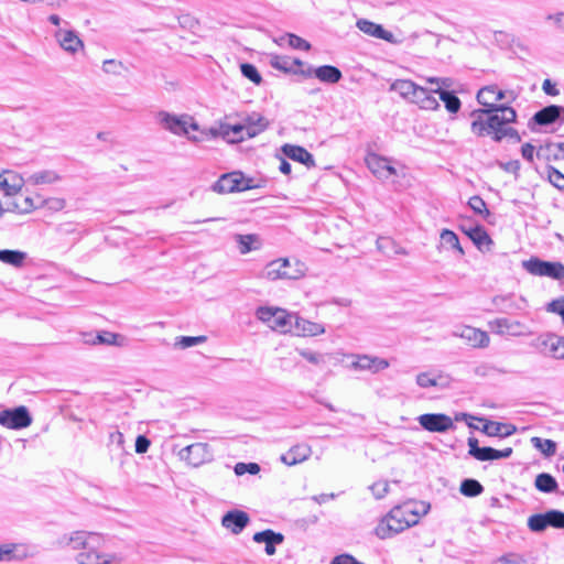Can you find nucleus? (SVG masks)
<instances>
[{
	"mask_svg": "<svg viewBox=\"0 0 564 564\" xmlns=\"http://www.w3.org/2000/svg\"><path fill=\"white\" fill-rule=\"evenodd\" d=\"M474 120L470 130L477 137L497 135L508 123L516 121L517 112L512 107L500 105L498 108L476 109L471 112Z\"/></svg>",
	"mask_w": 564,
	"mask_h": 564,
	"instance_id": "f257e3e1",
	"label": "nucleus"
},
{
	"mask_svg": "<svg viewBox=\"0 0 564 564\" xmlns=\"http://www.w3.org/2000/svg\"><path fill=\"white\" fill-rule=\"evenodd\" d=\"M102 539L94 532L73 534V557L78 564H109L110 556L101 551Z\"/></svg>",
	"mask_w": 564,
	"mask_h": 564,
	"instance_id": "f03ea898",
	"label": "nucleus"
},
{
	"mask_svg": "<svg viewBox=\"0 0 564 564\" xmlns=\"http://www.w3.org/2000/svg\"><path fill=\"white\" fill-rule=\"evenodd\" d=\"M305 274L304 264L295 261L294 264L288 258H280L270 261L260 273V278L275 281V280H296Z\"/></svg>",
	"mask_w": 564,
	"mask_h": 564,
	"instance_id": "7ed1b4c3",
	"label": "nucleus"
},
{
	"mask_svg": "<svg viewBox=\"0 0 564 564\" xmlns=\"http://www.w3.org/2000/svg\"><path fill=\"white\" fill-rule=\"evenodd\" d=\"M254 314L259 321L267 324L272 330L283 334L292 330L296 317V314L274 306H259Z\"/></svg>",
	"mask_w": 564,
	"mask_h": 564,
	"instance_id": "20e7f679",
	"label": "nucleus"
},
{
	"mask_svg": "<svg viewBox=\"0 0 564 564\" xmlns=\"http://www.w3.org/2000/svg\"><path fill=\"white\" fill-rule=\"evenodd\" d=\"M156 118L165 130L177 135L188 134L189 130H198V124L188 115L176 116L167 111H160Z\"/></svg>",
	"mask_w": 564,
	"mask_h": 564,
	"instance_id": "39448f33",
	"label": "nucleus"
},
{
	"mask_svg": "<svg viewBox=\"0 0 564 564\" xmlns=\"http://www.w3.org/2000/svg\"><path fill=\"white\" fill-rule=\"evenodd\" d=\"M523 269L536 276H549L554 280L564 279V264L562 262H550L532 257L522 262Z\"/></svg>",
	"mask_w": 564,
	"mask_h": 564,
	"instance_id": "423d86ee",
	"label": "nucleus"
},
{
	"mask_svg": "<svg viewBox=\"0 0 564 564\" xmlns=\"http://www.w3.org/2000/svg\"><path fill=\"white\" fill-rule=\"evenodd\" d=\"M251 178H245L241 172H231L221 175L212 186V189L218 194H227L234 192H243L251 189Z\"/></svg>",
	"mask_w": 564,
	"mask_h": 564,
	"instance_id": "0eeeda50",
	"label": "nucleus"
},
{
	"mask_svg": "<svg viewBox=\"0 0 564 564\" xmlns=\"http://www.w3.org/2000/svg\"><path fill=\"white\" fill-rule=\"evenodd\" d=\"M528 528L538 533L547 528L564 529V512L552 509L543 513L532 514L528 519Z\"/></svg>",
	"mask_w": 564,
	"mask_h": 564,
	"instance_id": "6e6552de",
	"label": "nucleus"
},
{
	"mask_svg": "<svg viewBox=\"0 0 564 564\" xmlns=\"http://www.w3.org/2000/svg\"><path fill=\"white\" fill-rule=\"evenodd\" d=\"M177 456L193 467H198L213 459V451L207 443H194L177 451Z\"/></svg>",
	"mask_w": 564,
	"mask_h": 564,
	"instance_id": "1a4fd4ad",
	"label": "nucleus"
},
{
	"mask_svg": "<svg viewBox=\"0 0 564 564\" xmlns=\"http://www.w3.org/2000/svg\"><path fill=\"white\" fill-rule=\"evenodd\" d=\"M31 423L30 412L23 405L0 411V424L7 429L21 430L28 427Z\"/></svg>",
	"mask_w": 564,
	"mask_h": 564,
	"instance_id": "9d476101",
	"label": "nucleus"
},
{
	"mask_svg": "<svg viewBox=\"0 0 564 564\" xmlns=\"http://www.w3.org/2000/svg\"><path fill=\"white\" fill-rule=\"evenodd\" d=\"M452 335L464 339L473 348H487L490 344L487 332L468 325L456 326Z\"/></svg>",
	"mask_w": 564,
	"mask_h": 564,
	"instance_id": "9b49d317",
	"label": "nucleus"
},
{
	"mask_svg": "<svg viewBox=\"0 0 564 564\" xmlns=\"http://www.w3.org/2000/svg\"><path fill=\"white\" fill-rule=\"evenodd\" d=\"M468 447L469 455L481 462L508 458L513 452L511 447H506L503 449H496L489 446L479 447L478 440L475 437L468 438Z\"/></svg>",
	"mask_w": 564,
	"mask_h": 564,
	"instance_id": "f8f14e48",
	"label": "nucleus"
},
{
	"mask_svg": "<svg viewBox=\"0 0 564 564\" xmlns=\"http://www.w3.org/2000/svg\"><path fill=\"white\" fill-rule=\"evenodd\" d=\"M491 304L494 311L505 314L523 311L528 306V302L523 296H517L513 293L495 295L491 299Z\"/></svg>",
	"mask_w": 564,
	"mask_h": 564,
	"instance_id": "ddd939ff",
	"label": "nucleus"
},
{
	"mask_svg": "<svg viewBox=\"0 0 564 564\" xmlns=\"http://www.w3.org/2000/svg\"><path fill=\"white\" fill-rule=\"evenodd\" d=\"M489 328L500 336L520 337L528 334L527 326L520 321L500 317L488 323Z\"/></svg>",
	"mask_w": 564,
	"mask_h": 564,
	"instance_id": "4468645a",
	"label": "nucleus"
},
{
	"mask_svg": "<svg viewBox=\"0 0 564 564\" xmlns=\"http://www.w3.org/2000/svg\"><path fill=\"white\" fill-rule=\"evenodd\" d=\"M540 351L551 358L564 360V337L555 334H544L538 338Z\"/></svg>",
	"mask_w": 564,
	"mask_h": 564,
	"instance_id": "2eb2a0df",
	"label": "nucleus"
},
{
	"mask_svg": "<svg viewBox=\"0 0 564 564\" xmlns=\"http://www.w3.org/2000/svg\"><path fill=\"white\" fill-rule=\"evenodd\" d=\"M420 425L429 432L444 433L454 429L451 416L443 413H426L417 417Z\"/></svg>",
	"mask_w": 564,
	"mask_h": 564,
	"instance_id": "dca6fc26",
	"label": "nucleus"
},
{
	"mask_svg": "<svg viewBox=\"0 0 564 564\" xmlns=\"http://www.w3.org/2000/svg\"><path fill=\"white\" fill-rule=\"evenodd\" d=\"M352 361L350 368L356 371H369L378 373L387 369L390 364L387 359L370 355H351Z\"/></svg>",
	"mask_w": 564,
	"mask_h": 564,
	"instance_id": "f3484780",
	"label": "nucleus"
},
{
	"mask_svg": "<svg viewBox=\"0 0 564 564\" xmlns=\"http://www.w3.org/2000/svg\"><path fill=\"white\" fill-rule=\"evenodd\" d=\"M427 83L436 85L435 91L438 94L440 99L444 102L445 108L452 112L456 113L460 109L462 102L459 98L453 93L443 89L442 87H448L449 79L448 78H440V77H430L426 79Z\"/></svg>",
	"mask_w": 564,
	"mask_h": 564,
	"instance_id": "a211bd4d",
	"label": "nucleus"
},
{
	"mask_svg": "<svg viewBox=\"0 0 564 564\" xmlns=\"http://www.w3.org/2000/svg\"><path fill=\"white\" fill-rule=\"evenodd\" d=\"M365 161L371 173L379 180H388L397 173L390 160L379 154L368 153Z\"/></svg>",
	"mask_w": 564,
	"mask_h": 564,
	"instance_id": "6ab92c4d",
	"label": "nucleus"
},
{
	"mask_svg": "<svg viewBox=\"0 0 564 564\" xmlns=\"http://www.w3.org/2000/svg\"><path fill=\"white\" fill-rule=\"evenodd\" d=\"M390 518L394 519L401 531L416 524L419 522L420 516L413 509L411 503H404L401 506H397L390 510Z\"/></svg>",
	"mask_w": 564,
	"mask_h": 564,
	"instance_id": "aec40b11",
	"label": "nucleus"
},
{
	"mask_svg": "<svg viewBox=\"0 0 564 564\" xmlns=\"http://www.w3.org/2000/svg\"><path fill=\"white\" fill-rule=\"evenodd\" d=\"M532 120L539 126H550L558 122L564 123V107L560 105H550L536 111Z\"/></svg>",
	"mask_w": 564,
	"mask_h": 564,
	"instance_id": "412c9836",
	"label": "nucleus"
},
{
	"mask_svg": "<svg viewBox=\"0 0 564 564\" xmlns=\"http://www.w3.org/2000/svg\"><path fill=\"white\" fill-rule=\"evenodd\" d=\"M249 522L248 513L241 510L228 511L221 519L223 527L234 534L241 533Z\"/></svg>",
	"mask_w": 564,
	"mask_h": 564,
	"instance_id": "4be33fe9",
	"label": "nucleus"
},
{
	"mask_svg": "<svg viewBox=\"0 0 564 564\" xmlns=\"http://www.w3.org/2000/svg\"><path fill=\"white\" fill-rule=\"evenodd\" d=\"M434 94H436L435 88L427 89L416 85L411 102L425 110H436L440 104Z\"/></svg>",
	"mask_w": 564,
	"mask_h": 564,
	"instance_id": "5701e85b",
	"label": "nucleus"
},
{
	"mask_svg": "<svg viewBox=\"0 0 564 564\" xmlns=\"http://www.w3.org/2000/svg\"><path fill=\"white\" fill-rule=\"evenodd\" d=\"M84 337L86 343H91L94 345L101 344L107 346L123 347L127 344V338L123 335L107 330L100 332L96 335L86 334Z\"/></svg>",
	"mask_w": 564,
	"mask_h": 564,
	"instance_id": "b1692460",
	"label": "nucleus"
},
{
	"mask_svg": "<svg viewBox=\"0 0 564 564\" xmlns=\"http://www.w3.org/2000/svg\"><path fill=\"white\" fill-rule=\"evenodd\" d=\"M356 25L365 34L376 39L384 40L389 43H395L394 35L390 31L384 30L380 24H377L367 19H359Z\"/></svg>",
	"mask_w": 564,
	"mask_h": 564,
	"instance_id": "393cba45",
	"label": "nucleus"
},
{
	"mask_svg": "<svg viewBox=\"0 0 564 564\" xmlns=\"http://www.w3.org/2000/svg\"><path fill=\"white\" fill-rule=\"evenodd\" d=\"M253 541L257 543L265 544V553L268 555L275 554V546L283 543L284 535L280 532H274L271 529H267L253 534Z\"/></svg>",
	"mask_w": 564,
	"mask_h": 564,
	"instance_id": "a878e982",
	"label": "nucleus"
},
{
	"mask_svg": "<svg viewBox=\"0 0 564 564\" xmlns=\"http://www.w3.org/2000/svg\"><path fill=\"white\" fill-rule=\"evenodd\" d=\"M283 154L296 162L304 164L306 167L311 169L315 166L314 156L303 147L293 145V144H284L282 147Z\"/></svg>",
	"mask_w": 564,
	"mask_h": 564,
	"instance_id": "bb28decb",
	"label": "nucleus"
},
{
	"mask_svg": "<svg viewBox=\"0 0 564 564\" xmlns=\"http://www.w3.org/2000/svg\"><path fill=\"white\" fill-rule=\"evenodd\" d=\"M311 454V446L307 444H297L291 447L285 454L281 455V462L288 466H293L306 460Z\"/></svg>",
	"mask_w": 564,
	"mask_h": 564,
	"instance_id": "cd10ccee",
	"label": "nucleus"
},
{
	"mask_svg": "<svg viewBox=\"0 0 564 564\" xmlns=\"http://www.w3.org/2000/svg\"><path fill=\"white\" fill-rule=\"evenodd\" d=\"M294 332L299 336H318L325 333L323 324L311 322L296 314L294 322Z\"/></svg>",
	"mask_w": 564,
	"mask_h": 564,
	"instance_id": "c85d7f7f",
	"label": "nucleus"
},
{
	"mask_svg": "<svg viewBox=\"0 0 564 564\" xmlns=\"http://www.w3.org/2000/svg\"><path fill=\"white\" fill-rule=\"evenodd\" d=\"M415 381L419 387L424 389L432 387L446 388L449 384L447 376L432 371L420 372Z\"/></svg>",
	"mask_w": 564,
	"mask_h": 564,
	"instance_id": "c756f323",
	"label": "nucleus"
},
{
	"mask_svg": "<svg viewBox=\"0 0 564 564\" xmlns=\"http://www.w3.org/2000/svg\"><path fill=\"white\" fill-rule=\"evenodd\" d=\"M29 555V549L25 544L21 543H4L0 544V562L23 560Z\"/></svg>",
	"mask_w": 564,
	"mask_h": 564,
	"instance_id": "7c9ffc66",
	"label": "nucleus"
},
{
	"mask_svg": "<svg viewBox=\"0 0 564 564\" xmlns=\"http://www.w3.org/2000/svg\"><path fill=\"white\" fill-rule=\"evenodd\" d=\"M401 532L398 522L390 518V512L379 521L375 529V534L381 540L390 539Z\"/></svg>",
	"mask_w": 564,
	"mask_h": 564,
	"instance_id": "2f4dec72",
	"label": "nucleus"
},
{
	"mask_svg": "<svg viewBox=\"0 0 564 564\" xmlns=\"http://www.w3.org/2000/svg\"><path fill=\"white\" fill-rule=\"evenodd\" d=\"M465 234L471 239L475 246L481 251H488L494 243L492 239L481 226H475L465 230Z\"/></svg>",
	"mask_w": 564,
	"mask_h": 564,
	"instance_id": "473e14b6",
	"label": "nucleus"
},
{
	"mask_svg": "<svg viewBox=\"0 0 564 564\" xmlns=\"http://www.w3.org/2000/svg\"><path fill=\"white\" fill-rule=\"evenodd\" d=\"M268 120L260 113L252 112L245 119L243 126L247 128V137L254 138L268 128Z\"/></svg>",
	"mask_w": 564,
	"mask_h": 564,
	"instance_id": "72a5a7b5",
	"label": "nucleus"
},
{
	"mask_svg": "<svg viewBox=\"0 0 564 564\" xmlns=\"http://www.w3.org/2000/svg\"><path fill=\"white\" fill-rule=\"evenodd\" d=\"M314 77L325 84H336L341 77V70L333 65H323L314 69Z\"/></svg>",
	"mask_w": 564,
	"mask_h": 564,
	"instance_id": "f704fd0d",
	"label": "nucleus"
},
{
	"mask_svg": "<svg viewBox=\"0 0 564 564\" xmlns=\"http://www.w3.org/2000/svg\"><path fill=\"white\" fill-rule=\"evenodd\" d=\"M221 134L224 139L230 143H238L246 139H249L247 137V128L243 126V123L234 126H223Z\"/></svg>",
	"mask_w": 564,
	"mask_h": 564,
	"instance_id": "c9c22d12",
	"label": "nucleus"
},
{
	"mask_svg": "<svg viewBox=\"0 0 564 564\" xmlns=\"http://www.w3.org/2000/svg\"><path fill=\"white\" fill-rule=\"evenodd\" d=\"M8 174L9 176L0 174V191H2L7 196H13L22 188V178L11 173Z\"/></svg>",
	"mask_w": 564,
	"mask_h": 564,
	"instance_id": "e433bc0d",
	"label": "nucleus"
},
{
	"mask_svg": "<svg viewBox=\"0 0 564 564\" xmlns=\"http://www.w3.org/2000/svg\"><path fill=\"white\" fill-rule=\"evenodd\" d=\"M482 431L489 436L506 437L512 435L516 431V427L510 424L487 421V423L484 425Z\"/></svg>",
	"mask_w": 564,
	"mask_h": 564,
	"instance_id": "4c0bfd02",
	"label": "nucleus"
},
{
	"mask_svg": "<svg viewBox=\"0 0 564 564\" xmlns=\"http://www.w3.org/2000/svg\"><path fill=\"white\" fill-rule=\"evenodd\" d=\"M28 254L21 250H0V261L14 268H22Z\"/></svg>",
	"mask_w": 564,
	"mask_h": 564,
	"instance_id": "58836bf2",
	"label": "nucleus"
},
{
	"mask_svg": "<svg viewBox=\"0 0 564 564\" xmlns=\"http://www.w3.org/2000/svg\"><path fill=\"white\" fill-rule=\"evenodd\" d=\"M235 240L238 243V248L241 254H247L252 250H257L260 247V239L258 235H236Z\"/></svg>",
	"mask_w": 564,
	"mask_h": 564,
	"instance_id": "ea45409f",
	"label": "nucleus"
},
{
	"mask_svg": "<svg viewBox=\"0 0 564 564\" xmlns=\"http://www.w3.org/2000/svg\"><path fill=\"white\" fill-rule=\"evenodd\" d=\"M535 488L544 494L556 492L558 485L556 479L547 473H541L535 477L534 480Z\"/></svg>",
	"mask_w": 564,
	"mask_h": 564,
	"instance_id": "a19ab883",
	"label": "nucleus"
},
{
	"mask_svg": "<svg viewBox=\"0 0 564 564\" xmlns=\"http://www.w3.org/2000/svg\"><path fill=\"white\" fill-rule=\"evenodd\" d=\"M416 85L417 84L409 79H397L391 84L390 89L398 93L402 98L411 101Z\"/></svg>",
	"mask_w": 564,
	"mask_h": 564,
	"instance_id": "79ce46f5",
	"label": "nucleus"
},
{
	"mask_svg": "<svg viewBox=\"0 0 564 564\" xmlns=\"http://www.w3.org/2000/svg\"><path fill=\"white\" fill-rule=\"evenodd\" d=\"M477 100L485 108H498L497 97H495V85L482 87L477 94Z\"/></svg>",
	"mask_w": 564,
	"mask_h": 564,
	"instance_id": "37998d69",
	"label": "nucleus"
},
{
	"mask_svg": "<svg viewBox=\"0 0 564 564\" xmlns=\"http://www.w3.org/2000/svg\"><path fill=\"white\" fill-rule=\"evenodd\" d=\"M531 444L546 457L554 456L556 453V443L552 440L534 436L531 438Z\"/></svg>",
	"mask_w": 564,
	"mask_h": 564,
	"instance_id": "c03bdc74",
	"label": "nucleus"
},
{
	"mask_svg": "<svg viewBox=\"0 0 564 564\" xmlns=\"http://www.w3.org/2000/svg\"><path fill=\"white\" fill-rule=\"evenodd\" d=\"M459 490L466 497H477L482 494L484 486L476 479L467 478L460 482Z\"/></svg>",
	"mask_w": 564,
	"mask_h": 564,
	"instance_id": "a18cd8bd",
	"label": "nucleus"
},
{
	"mask_svg": "<svg viewBox=\"0 0 564 564\" xmlns=\"http://www.w3.org/2000/svg\"><path fill=\"white\" fill-rule=\"evenodd\" d=\"M440 237L443 245L456 250L460 256L464 254V250L459 243L458 236L454 231L449 229H443Z\"/></svg>",
	"mask_w": 564,
	"mask_h": 564,
	"instance_id": "49530a36",
	"label": "nucleus"
},
{
	"mask_svg": "<svg viewBox=\"0 0 564 564\" xmlns=\"http://www.w3.org/2000/svg\"><path fill=\"white\" fill-rule=\"evenodd\" d=\"M271 66L275 69L282 70L284 73L297 74L299 70L296 68L291 67V58L280 55H274L271 58Z\"/></svg>",
	"mask_w": 564,
	"mask_h": 564,
	"instance_id": "de8ad7c7",
	"label": "nucleus"
},
{
	"mask_svg": "<svg viewBox=\"0 0 564 564\" xmlns=\"http://www.w3.org/2000/svg\"><path fill=\"white\" fill-rule=\"evenodd\" d=\"M241 74L251 80L256 85H260L262 82V77L258 72L257 67L250 63H242L240 65Z\"/></svg>",
	"mask_w": 564,
	"mask_h": 564,
	"instance_id": "09e8293b",
	"label": "nucleus"
},
{
	"mask_svg": "<svg viewBox=\"0 0 564 564\" xmlns=\"http://www.w3.org/2000/svg\"><path fill=\"white\" fill-rule=\"evenodd\" d=\"M58 178L57 174L53 171H40L35 172L30 176V180L36 184H50Z\"/></svg>",
	"mask_w": 564,
	"mask_h": 564,
	"instance_id": "8fccbe9b",
	"label": "nucleus"
},
{
	"mask_svg": "<svg viewBox=\"0 0 564 564\" xmlns=\"http://www.w3.org/2000/svg\"><path fill=\"white\" fill-rule=\"evenodd\" d=\"M468 206L473 209V212L479 216L487 217L489 216V210L485 200L480 196H473L468 200Z\"/></svg>",
	"mask_w": 564,
	"mask_h": 564,
	"instance_id": "3c124183",
	"label": "nucleus"
},
{
	"mask_svg": "<svg viewBox=\"0 0 564 564\" xmlns=\"http://www.w3.org/2000/svg\"><path fill=\"white\" fill-rule=\"evenodd\" d=\"M205 340V336H181L176 338L175 347L185 349L202 344Z\"/></svg>",
	"mask_w": 564,
	"mask_h": 564,
	"instance_id": "603ef678",
	"label": "nucleus"
},
{
	"mask_svg": "<svg viewBox=\"0 0 564 564\" xmlns=\"http://www.w3.org/2000/svg\"><path fill=\"white\" fill-rule=\"evenodd\" d=\"M547 178L552 185L564 192V174L553 166L547 167Z\"/></svg>",
	"mask_w": 564,
	"mask_h": 564,
	"instance_id": "864d4df0",
	"label": "nucleus"
},
{
	"mask_svg": "<svg viewBox=\"0 0 564 564\" xmlns=\"http://www.w3.org/2000/svg\"><path fill=\"white\" fill-rule=\"evenodd\" d=\"M234 470L237 476H242L247 473L256 475L260 471V466L257 463H237Z\"/></svg>",
	"mask_w": 564,
	"mask_h": 564,
	"instance_id": "5fc2aeb1",
	"label": "nucleus"
},
{
	"mask_svg": "<svg viewBox=\"0 0 564 564\" xmlns=\"http://www.w3.org/2000/svg\"><path fill=\"white\" fill-rule=\"evenodd\" d=\"M369 490L372 492L376 499H382L389 492V482L387 480H379L369 486Z\"/></svg>",
	"mask_w": 564,
	"mask_h": 564,
	"instance_id": "6e6d98bb",
	"label": "nucleus"
},
{
	"mask_svg": "<svg viewBox=\"0 0 564 564\" xmlns=\"http://www.w3.org/2000/svg\"><path fill=\"white\" fill-rule=\"evenodd\" d=\"M123 69H126V67L120 61L106 59L102 63V70L106 74L120 75Z\"/></svg>",
	"mask_w": 564,
	"mask_h": 564,
	"instance_id": "4d7b16f0",
	"label": "nucleus"
},
{
	"mask_svg": "<svg viewBox=\"0 0 564 564\" xmlns=\"http://www.w3.org/2000/svg\"><path fill=\"white\" fill-rule=\"evenodd\" d=\"M288 45L294 50H301V51H310L311 50V44L306 40L295 35L293 33H288Z\"/></svg>",
	"mask_w": 564,
	"mask_h": 564,
	"instance_id": "13d9d810",
	"label": "nucleus"
},
{
	"mask_svg": "<svg viewBox=\"0 0 564 564\" xmlns=\"http://www.w3.org/2000/svg\"><path fill=\"white\" fill-rule=\"evenodd\" d=\"M546 311L561 316L564 323V296L553 300L546 304Z\"/></svg>",
	"mask_w": 564,
	"mask_h": 564,
	"instance_id": "bf43d9fd",
	"label": "nucleus"
},
{
	"mask_svg": "<svg viewBox=\"0 0 564 564\" xmlns=\"http://www.w3.org/2000/svg\"><path fill=\"white\" fill-rule=\"evenodd\" d=\"M505 138L514 139L517 142L521 140L518 131L511 127H505L503 130H498V134L494 135L492 139L496 142H500Z\"/></svg>",
	"mask_w": 564,
	"mask_h": 564,
	"instance_id": "052dcab7",
	"label": "nucleus"
},
{
	"mask_svg": "<svg viewBox=\"0 0 564 564\" xmlns=\"http://www.w3.org/2000/svg\"><path fill=\"white\" fill-rule=\"evenodd\" d=\"M496 562L499 564H523L525 560L520 554L509 553L498 557Z\"/></svg>",
	"mask_w": 564,
	"mask_h": 564,
	"instance_id": "680f3d73",
	"label": "nucleus"
},
{
	"mask_svg": "<svg viewBox=\"0 0 564 564\" xmlns=\"http://www.w3.org/2000/svg\"><path fill=\"white\" fill-rule=\"evenodd\" d=\"M55 37L57 39L62 48L66 52H70V30L67 31H57L55 33Z\"/></svg>",
	"mask_w": 564,
	"mask_h": 564,
	"instance_id": "e2e57ef3",
	"label": "nucleus"
},
{
	"mask_svg": "<svg viewBox=\"0 0 564 564\" xmlns=\"http://www.w3.org/2000/svg\"><path fill=\"white\" fill-rule=\"evenodd\" d=\"M300 355L311 364L318 365L324 362V356L318 352H314L311 350H301Z\"/></svg>",
	"mask_w": 564,
	"mask_h": 564,
	"instance_id": "0e129e2a",
	"label": "nucleus"
},
{
	"mask_svg": "<svg viewBox=\"0 0 564 564\" xmlns=\"http://www.w3.org/2000/svg\"><path fill=\"white\" fill-rule=\"evenodd\" d=\"M150 440L144 435H139L135 440V452L138 454H144L150 447Z\"/></svg>",
	"mask_w": 564,
	"mask_h": 564,
	"instance_id": "69168bd1",
	"label": "nucleus"
},
{
	"mask_svg": "<svg viewBox=\"0 0 564 564\" xmlns=\"http://www.w3.org/2000/svg\"><path fill=\"white\" fill-rule=\"evenodd\" d=\"M332 564H364L359 561H357L352 555L349 554H341L338 556H335L332 561Z\"/></svg>",
	"mask_w": 564,
	"mask_h": 564,
	"instance_id": "338daca9",
	"label": "nucleus"
},
{
	"mask_svg": "<svg viewBox=\"0 0 564 564\" xmlns=\"http://www.w3.org/2000/svg\"><path fill=\"white\" fill-rule=\"evenodd\" d=\"M534 147L531 143H524L521 148V154L524 160L532 163L534 160Z\"/></svg>",
	"mask_w": 564,
	"mask_h": 564,
	"instance_id": "774afa93",
	"label": "nucleus"
}]
</instances>
